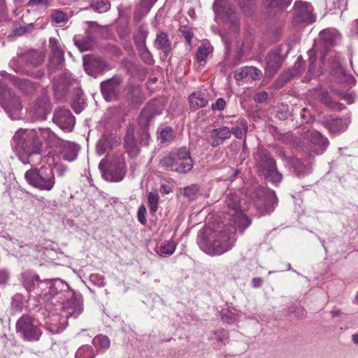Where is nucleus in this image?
Listing matches in <instances>:
<instances>
[{"label":"nucleus","instance_id":"nucleus-16","mask_svg":"<svg viewBox=\"0 0 358 358\" xmlns=\"http://www.w3.org/2000/svg\"><path fill=\"white\" fill-rule=\"evenodd\" d=\"M52 120L64 131H71L74 127L75 117L71 111L66 108L56 109Z\"/></svg>","mask_w":358,"mask_h":358},{"label":"nucleus","instance_id":"nucleus-55","mask_svg":"<svg viewBox=\"0 0 358 358\" xmlns=\"http://www.w3.org/2000/svg\"><path fill=\"white\" fill-rule=\"evenodd\" d=\"M291 115V113L287 105L282 104L278 107L276 117L280 120H287Z\"/></svg>","mask_w":358,"mask_h":358},{"label":"nucleus","instance_id":"nucleus-50","mask_svg":"<svg viewBox=\"0 0 358 358\" xmlns=\"http://www.w3.org/2000/svg\"><path fill=\"white\" fill-rule=\"evenodd\" d=\"M322 101L327 107L331 109L341 110L344 108L343 103L334 101L332 98L327 94L323 96Z\"/></svg>","mask_w":358,"mask_h":358},{"label":"nucleus","instance_id":"nucleus-33","mask_svg":"<svg viewBox=\"0 0 358 358\" xmlns=\"http://www.w3.org/2000/svg\"><path fill=\"white\" fill-rule=\"evenodd\" d=\"M39 276L35 273L25 272L22 275V285L29 293L36 294Z\"/></svg>","mask_w":358,"mask_h":358},{"label":"nucleus","instance_id":"nucleus-19","mask_svg":"<svg viewBox=\"0 0 358 358\" xmlns=\"http://www.w3.org/2000/svg\"><path fill=\"white\" fill-rule=\"evenodd\" d=\"M56 148L64 160L71 162L77 158L80 147L73 142L62 139Z\"/></svg>","mask_w":358,"mask_h":358},{"label":"nucleus","instance_id":"nucleus-27","mask_svg":"<svg viewBox=\"0 0 358 358\" xmlns=\"http://www.w3.org/2000/svg\"><path fill=\"white\" fill-rule=\"evenodd\" d=\"M124 146L128 154L132 157H136L140 152V146L135 139L134 129L131 127L127 131L124 137Z\"/></svg>","mask_w":358,"mask_h":358},{"label":"nucleus","instance_id":"nucleus-6","mask_svg":"<svg viewBox=\"0 0 358 358\" xmlns=\"http://www.w3.org/2000/svg\"><path fill=\"white\" fill-rule=\"evenodd\" d=\"M24 178L28 184L42 191L52 190L56 183L53 170L46 166L32 168L27 171Z\"/></svg>","mask_w":358,"mask_h":358},{"label":"nucleus","instance_id":"nucleus-51","mask_svg":"<svg viewBox=\"0 0 358 358\" xmlns=\"http://www.w3.org/2000/svg\"><path fill=\"white\" fill-rule=\"evenodd\" d=\"M94 345H99L102 348L108 349L110 345V341L106 336L99 335L95 336L92 340Z\"/></svg>","mask_w":358,"mask_h":358},{"label":"nucleus","instance_id":"nucleus-37","mask_svg":"<svg viewBox=\"0 0 358 358\" xmlns=\"http://www.w3.org/2000/svg\"><path fill=\"white\" fill-rule=\"evenodd\" d=\"M309 56V67L308 73L305 77L306 81H310L312 78L317 77L320 75V73L315 72V61H316V52L314 49L310 50L308 52Z\"/></svg>","mask_w":358,"mask_h":358},{"label":"nucleus","instance_id":"nucleus-49","mask_svg":"<svg viewBox=\"0 0 358 358\" xmlns=\"http://www.w3.org/2000/svg\"><path fill=\"white\" fill-rule=\"evenodd\" d=\"M110 141L108 138L103 136L97 143L96 152L99 155H101L110 148Z\"/></svg>","mask_w":358,"mask_h":358},{"label":"nucleus","instance_id":"nucleus-41","mask_svg":"<svg viewBox=\"0 0 358 358\" xmlns=\"http://www.w3.org/2000/svg\"><path fill=\"white\" fill-rule=\"evenodd\" d=\"M68 291H71L69 287L68 289H65L64 290H62L61 289H52L51 290L47 289V300H52V303H54L53 300H55L57 302H60L62 300L64 299L65 295H66V292Z\"/></svg>","mask_w":358,"mask_h":358},{"label":"nucleus","instance_id":"nucleus-15","mask_svg":"<svg viewBox=\"0 0 358 358\" xmlns=\"http://www.w3.org/2000/svg\"><path fill=\"white\" fill-rule=\"evenodd\" d=\"M157 114L156 109L152 105H148L142 110L138 117V124L142 127L141 133V143L145 145L148 144L150 134L146 129L152 118Z\"/></svg>","mask_w":358,"mask_h":358},{"label":"nucleus","instance_id":"nucleus-35","mask_svg":"<svg viewBox=\"0 0 358 358\" xmlns=\"http://www.w3.org/2000/svg\"><path fill=\"white\" fill-rule=\"evenodd\" d=\"M75 45L78 47L80 52L91 50L95 46V41L92 36L87 35L83 38H74Z\"/></svg>","mask_w":358,"mask_h":358},{"label":"nucleus","instance_id":"nucleus-14","mask_svg":"<svg viewBox=\"0 0 358 358\" xmlns=\"http://www.w3.org/2000/svg\"><path fill=\"white\" fill-rule=\"evenodd\" d=\"M294 22L296 24H310L315 21V16L313 14V8L310 3L297 1L294 5Z\"/></svg>","mask_w":358,"mask_h":358},{"label":"nucleus","instance_id":"nucleus-11","mask_svg":"<svg viewBox=\"0 0 358 358\" xmlns=\"http://www.w3.org/2000/svg\"><path fill=\"white\" fill-rule=\"evenodd\" d=\"M83 66L85 72L94 78L114 68V66L105 58L94 55L83 57Z\"/></svg>","mask_w":358,"mask_h":358},{"label":"nucleus","instance_id":"nucleus-30","mask_svg":"<svg viewBox=\"0 0 358 358\" xmlns=\"http://www.w3.org/2000/svg\"><path fill=\"white\" fill-rule=\"evenodd\" d=\"M350 120L348 118L331 119L325 122V127L331 133H338L346 129Z\"/></svg>","mask_w":358,"mask_h":358},{"label":"nucleus","instance_id":"nucleus-44","mask_svg":"<svg viewBox=\"0 0 358 358\" xmlns=\"http://www.w3.org/2000/svg\"><path fill=\"white\" fill-rule=\"evenodd\" d=\"M22 62H23L22 57H19L18 55H17L16 57H13L10 61L9 66L16 73L27 75V74H29V71L22 66V64H21Z\"/></svg>","mask_w":358,"mask_h":358},{"label":"nucleus","instance_id":"nucleus-36","mask_svg":"<svg viewBox=\"0 0 358 358\" xmlns=\"http://www.w3.org/2000/svg\"><path fill=\"white\" fill-rule=\"evenodd\" d=\"M176 243L171 240L163 241L156 249L160 256H170L175 252Z\"/></svg>","mask_w":358,"mask_h":358},{"label":"nucleus","instance_id":"nucleus-64","mask_svg":"<svg viewBox=\"0 0 358 358\" xmlns=\"http://www.w3.org/2000/svg\"><path fill=\"white\" fill-rule=\"evenodd\" d=\"M215 339L219 343H223L227 338V332L224 329H220L213 333Z\"/></svg>","mask_w":358,"mask_h":358},{"label":"nucleus","instance_id":"nucleus-29","mask_svg":"<svg viewBox=\"0 0 358 358\" xmlns=\"http://www.w3.org/2000/svg\"><path fill=\"white\" fill-rule=\"evenodd\" d=\"M34 129L37 132L38 138L39 139L42 138L46 143L51 147L56 148L62 141V139L58 138L49 128H38Z\"/></svg>","mask_w":358,"mask_h":358},{"label":"nucleus","instance_id":"nucleus-5","mask_svg":"<svg viewBox=\"0 0 358 358\" xmlns=\"http://www.w3.org/2000/svg\"><path fill=\"white\" fill-rule=\"evenodd\" d=\"M240 203V198L236 194L231 192L227 193L223 210L229 217L230 224L237 226L243 233L251 224L252 220L244 214Z\"/></svg>","mask_w":358,"mask_h":358},{"label":"nucleus","instance_id":"nucleus-48","mask_svg":"<svg viewBox=\"0 0 358 358\" xmlns=\"http://www.w3.org/2000/svg\"><path fill=\"white\" fill-rule=\"evenodd\" d=\"M212 48L209 45L203 44L200 46L196 53V58L199 62H202L206 59L208 55L211 52Z\"/></svg>","mask_w":358,"mask_h":358},{"label":"nucleus","instance_id":"nucleus-23","mask_svg":"<svg viewBox=\"0 0 358 358\" xmlns=\"http://www.w3.org/2000/svg\"><path fill=\"white\" fill-rule=\"evenodd\" d=\"M19 57H22V60L28 66L34 67L41 65L45 59V55L36 50H21L17 52Z\"/></svg>","mask_w":358,"mask_h":358},{"label":"nucleus","instance_id":"nucleus-38","mask_svg":"<svg viewBox=\"0 0 358 358\" xmlns=\"http://www.w3.org/2000/svg\"><path fill=\"white\" fill-rule=\"evenodd\" d=\"M320 41L326 49L331 48L336 43V36L333 31L323 30L320 34Z\"/></svg>","mask_w":358,"mask_h":358},{"label":"nucleus","instance_id":"nucleus-31","mask_svg":"<svg viewBox=\"0 0 358 358\" xmlns=\"http://www.w3.org/2000/svg\"><path fill=\"white\" fill-rule=\"evenodd\" d=\"M189 103L192 110L206 106L208 103V95L201 92H195L190 94Z\"/></svg>","mask_w":358,"mask_h":358},{"label":"nucleus","instance_id":"nucleus-39","mask_svg":"<svg viewBox=\"0 0 358 358\" xmlns=\"http://www.w3.org/2000/svg\"><path fill=\"white\" fill-rule=\"evenodd\" d=\"M294 172L298 176H302L310 171V164L307 161H302L299 159H294L292 162Z\"/></svg>","mask_w":358,"mask_h":358},{"label":"nucleus","instance_id":"nucleus-46","mask_svg":"<svg viewBox=\"0 0 358 358\" xmlns=\"http://www.w3.org/2000/svg\"><path fill=\"white\" fill-rule=\"evenodd\" d=\"M160 164L163 167L174 170L176 166L178 164V162H176L174 153L171 152L169 155L163 157L160 159Z\"/></svg>","mask_w":358,"mask_h":358},{"label":"nucleus","instance_id":"nucleus-25","mask_svg":"<svg viewBox=\"0 0 358 358\" xmlns=\"http://www.w3.org/2000/svg\"><path fill=\"white\" fill-rule=\"evenodd\" d=\"M231 136L230 129L227 127H222L209 131L207 140L213 147L221 145L225 140Z\"/></svg>","mask_w":358,"mask_h":358},{"label":"nucleus","instance_id":"nucleus-57","mask_svg":"<svg viewBox=\"0 0 358 358\" xmlns=\"http://www.w3.org/2000/svg\"><path fill=\"white\" fill-rule=\"evenodd\" d=\"M241 9L245 13H250L255 4V0H236Z\"/></svg>","mask_w":358,"mask_h":358},{"label":"nucleus","instance_id":"nucleus-42","mask_svg":"<svg viewBox=\"0 0 358 358\" xmlns=\"http://www.w3.org/2000/svg\"><path fill=\"white\" fill-rule=\"evenodd\" d=\"M248 131V124L247 122L241 119L238 122V125L234 127H232L231 131V134H234L238 138H242L245 136Z\"/></svg>","mask_w":358,"mask_h":358},{"label":"nucleus","instance_id":"nucleus-7","mask_svg":"<svg viewBox=\"0 0 358 358\" xmlns=\"http://www.w3.org/2000/svg\"><path fill=\"white\" fill-rule=\"evenodd\" d=\"M0 105L11 120H19L22 117V101L19 96L9 89L0 78Z\"/></svg>","mask_w":358,"mask_h":358},{"label":"nucleus","instance_id":"nucleus-47","mask_svg":"<svg viewBox=\"0 0 358 358\" xmlns=\"http://www.w3.org/2000/svg\"><path fill=\"white\" fill-rule=\"evenodd\" d=\"M137 50L142 60L147 64L152 65L154 63V59L151 52L148 49L147 46L138 48Z\"/></svg>","mask_w":358,"mask_h":358},{"label":"nucleus","instance_id":"nucleus-59","mask_svg":"<svg viewBox=\"0 0 358 358\" xmlns=\"http://www.w3.org/2000/svg\"><path fill=\"white\" fill-rule=\"evenodd\" d=\"M176 157V162L179 160H186L187 158H191L190 153L186 148H181L176 152H173Z\"/></svg>","mask_w":358,"mask_h":358},{"label":"nucleus","instance_id":"nucleus-4","mask_svg":"<svg viewBox=\"0 0 358 358\" xmlns=\"http://www.w3.org/2000/svg\"><path fill=\"white\" fill-rule=\"evenodd\" d=\"M257 173L275 185L282 180V175L277 169L276 162L271 155L264 149H259L254 155Z\"/></svg>","mask_w":358,"mask_h":358},{"label":"nucleus","instance_id":"nucleus-17","mask_svg":"<svg viewBox=\"0 0 358 358\" xmlns=\"http://www.w3.org/2000/svg\"><path fill=\"white\" fill-rule=\"evenodd\" d=\"M0 77H1L2 79L10 82L24 94H32L36 88V83L31 80L12 76L4 71L0 72Z\"/></svg>","mask_w":358,"mask_h":358},{"label":"nucleus","instance_id":"nucleus-52","mask_svg":"<svg viewBox=\"0 0 358 358\" xmlns=\"http://www.w3.org/2000/svg\"><path fill=\"white\" fill-rule=\"evenodd\" d=\"M150 211L155 213L158 209L159 195L156 192H150L148 196Z\"/></svg>","mask_w":358,"mask_h":358},{"label":"nucleus","instance_id":"nucleus-26","mask_svg":"<svg viewBox=\"0 0 358 358\" xmlns=\"http://www.w3.org/2000/svg\"><path fill=\"white\" fill-rule=\"evenodd\" d=\"M51 45V55L50 57V68L52 69H60L64 63V52L60 49L56 41H50Z\"/></svg>","mask_w":358,"mask_h":358},{"label":"nucleus","instance_id":"nucleus-40","mask_svg":"<svg viewBox=\"0 0 358 358\" xmlns=\"http://www.w3.org/2000/svg\"><path fill=\"white\" fill-rule=\"evenodd\" d=\"M96 356L94 348L89 345L80 347L75 355V358H94Z\"/></svg>","mask_w":358,"mask_h":358},{"label":"nucleus","instance_id":"nucleus-43","mask_svg":"<svg viewBox=\"0 0 358 358\" xmlns=\"http://www.w3.org/2000/svg\"><path fill=\"white\" fill-rule=\"evenodd\" d=\"M193 167V162L192 158H187L186 160L178 161V164L176 166L174 171L180 173H186L192 170Z\"/></svg>","mask_w":358,"mask_h":358},{"label":"nucleus","instance_id":"nucleus-10","mask_svg":"<svg viewBox=\"0 0 358 358\" xmlns=\"http://www.w3.org/2000/svg\"><path fill=\"white\" fill-rule=\"evenodd\" d=\"M99 169L105 180L110 182H118L123 179L125 175V165L121 155L114 157L110 162L108 167L103 161L99 163Z\"/></svg>","mask_w":358,"mask_h":358},{"label":"nucleus","instance_id":"nucleus-62","mask_svg":"<svg viewBox=\"0 0 358 358\" xmlns=\"http://www.w3.org/2000/svg\"><path fill=\"white\" fill-rule=\"evenodd\" d=\"M11 306L15 310H21L23 306L22 296L20 294H16L13 297Z\"/></svg>","mask_w":358,"mask_h":358},{"label":"nucleus","instance_id":"nucleus-12","mask_svg":"<svg viewBox=\"0 0 358 358\" xmlns=\"http://www.w3.org/2000/svg\"><path fill=\"white\" fill-rule=\"evenodd\" d=\"M123 78L120 75H115L100 84V90L104 99L107 101L115 100L122 91Z\"/></svg>","mask_w":358,"mask_h":358},{"label":"nucleus","instance_id":"nucleus-53","mask_svg":"<svg viewBox=\"0 0 358 358\" xmlns=\"http://www.w3.org/2000/svg\"><path fill=\"white\" fill-rule=\"evenodd\" d=\"M92 8L96 12L104 13L110 8V3L107 1L100 0L96 1L93 4Z\"/></svg>","mask_w":358,"mask_h":358},{"label":"nucleus","instance_id":"nucleus-54","mask_svg":"<svg viewBox=\"0 0 358 358\" xmlns=\"http://www.w3.org/2000/svg\"><path fill=\"white\" fill-rule=\"evenodd\" d=\"M161 143H166L171 141L173 138V130L171 127H166L163 129L158 136Z\"/></svg>","mask_w":358,"mask_h":358},{"label":"nucleus","instance_id":"nucleus-20","mask_svg":"<svg viewBox=\"0 0 358 358\" xmlns=\"http://www.w3.org/2000/svg\"><path fill=\"white\" fill-rule=\"evenodd\" d=\"M29 111L36 119L45 120L50 112L49 99L45 96L37 99L30 106Z\"/></svg>","mask_w":358,"mask_h":358},{"label":"nucleus","instance_id":"nucleus-63","mask_svg":"<svg viewBox=\"0 0 358 358\" xmlns=\"http://www.w3.org/2000/svg\"><path fill=\"white\" fill-rule=\"evenodd\" d=\"M71 107L76 113H80L84 108V101L81 97H78L77 101L71 103Z\"/></svg>","mask_w":358,"mask_h":358},{"label":"nucleus","instance_id":"nucleus-45","mask_svg":"<svg viewBox=\"0 0 358 358\" xmlns=\"http://www.w3.org/2000/svg\"><path fill=\"white\" fill-rule=\"evenodd\" d=\"M262 76V71L257 67L246 66V80L253 81L260 80Z\"/></svg>","mask_w":358,"mask_h":358},{"label":"nucleus","instance_id":"nucleus-58","mask_svg":"<svg viewBox=\"0 0 358 358\" xmlns=\"http://www.w3.org/2000/svg\"><path fill=\"white\" fill-rule=\"evenodd\" d=\"M221 317L223 321L227 323H233L236 320L235 313L229 309H223L221 311Z\"/></svg>","mask_w":358,"mask_h":358},{"label":"nucleus","instance_id":"nucleus-18","mask_svg":"<svg viewBox=\"0 0 358 358\" xmlns=\"http://www.w3.org/2000/svg\"><path fill=\"white\" fill-rule=\"evenodd\" d=\"M303 139L311 143L315 147V151L317 154L326 150L329 144L327 138L313 129L305 131L303 134Z\"/></svg>","mask_w":358,"mask_h":358},{"label":"nucleus","instance_id":"nucleus-2","mask_svg":"<svg viewBox=\"0 0 358 358\" xmlns=\"http://www.w3.org/2000/svg\"><path fill=\"white\" fill-rule=\"evenodd\" d=\"M42 146L35 129H19L11 140L13 151L24 164H31V156L40 155Z\"/></svg>","mask_w":358,"mask_h":358},{"label":"nucleus","instance_id":"nucleus-32","mask_svg":"<svg viewBox=\"0 0 358 358\" xmlns=\"http://www.w3.org/2000/svg\"><path fill=\"white\" fill-rule=\"evenodd\" d=\"M292 0H265V5L270 14L275 15L287 8Z\"/></svg>","mask_w":358,"mask_h":358},{"label":"nucleus","instance_id":"nucleus-56","mask_svg":"<svg viewBox=\"0 0 358 358\" xmlns=\"http://www.w3.org/2000/svg\"><path fill=\"white\" fill-rule=\"evenodd\" d=\"M51 17L52 20L56 23L65 22L68 20L67 15L64 12L59 10H53Z\"/></svg>","mask_w":358,"mask_h":358},{"label":"nucleus","instance_id":"nucleus-1","mask_svg":"<svg viewBox=\"0 0 358 358\" xmlns=\"http://www.w3.org/2000/svg\"><path fill=\"white\" fill-rule=\"evenodd\" d=\"M237 226L219 224L212 230L206 228L198 238L199 248L210 255H220L231 250L235 244Z\"/></svg>","mask_w":358,"mask_h":358},{"label":"nucleus","instance_id":"nucleus-13","mask_svg":"<svg viewBox=\"0 0 358 358\" xmlns=\"http://www.w3.org/2000/svg\"><path fill=\"white\" fill-rule=\"evenodd\" d=\"M62 306V315L66 319L76 318L83 312V303L75 296L73 291H68L64 299L60 301Z\"/></svg>","mask_w":358,"mask_h":358},{"label":"nucleus","instance_id":"nucleus-60","mask_svg":"<svg viewBox=\"0 0 358 358\" xmlns=\"http://www.w3.org/2000/svg\"><path fill=\"white\" fill-rule=\"evenodd\" d=\"M199 191V187L196 185L187 187L184 189V195L190 199H194Z\"/></svg>","mask_w":358,"mask_h":358},{"label":"nucleus","instance_id":"nucleus-28","mask_svg":"<svg viewBox=\"0 0 358 358\" xmlns=\"http://www.w3.org/2000/svg\"><path fill=\"white\" fill-rule=\"evenodd\" d=\"M155 47L161 50L165 56H167L172 50L171 42L169 40L168 34L164 31H160L157 34L154 41Z\"/></svg>","mask_w":358,"mask_h":358},{"label":"nucleus","instance_id":"nucleus-22","mask_svg":"<svg viewBox=\"0 0 358 358\" xmlns=\"http://www.w3.org/2000/svg\"><path fill=\"white\" fill-rule=\"evenodd\" d=\"M265 72L269 76L273 77L282 65L283 57L280 55V50L275 49L269 52L266 57Z\"/></svg>","mask_w":358,"mask_h":358},{"label":"nucleus","instance_id":"nucleus-24","mask_svg":"<svg viewBox=\"0 0 358 358\" xmlns=\"http://www.w3.org/2000/svg\"><path fill=\"white\" fill-rule=\"evenodd\" d=\"M73 84L77 85L76 80L71 79L70 76L67 75L60 76L53 85L55 94L57 98L62 99L66 96Z\"/></svg>","mask_w":358,"mask_h":358},{"label":"nucleus","instance_id":"nucleus-61","mask_svg":"<svg viewBox=\"0 0 358 358\" xmlns=\"http://www.w3.org/2000/svg\"><path fill=\"white\" fill-rule=\"evenodd\" d=\"M150 10H147L145 7H143L140 3L139 8L136 9L134 13V19L136 22H140L144 16H145Z\"/></svg>","mask_w":358,"mask_h":358},{"label":"nucleus","instance_id":"nucleus-21","mask_svg":"<svg viewBox=\"0 0 358 358\" xmlns=\"http://www.w3.org/2000/svg\"><path fill=\"white\" fill-rule=\"evenodd\" d=\"M52 289H61L62 290H64L65 289H68V284L60 279L44 280L38 279L36 295L47 297V289L51 290Z\"/></svg>","mask_w":358,"mask_h":358},{"label":"nucleus","instance_id":"nucleus-8","mask_svg":"<svg viewBox=\"0 0 358 358\" xmlns=\"http://www.w3.org/2000/svg\"><path fill=\"white\" fill-rule=\"evenodd\" d=\"M16 331L27 341H38L42 331L38 322L29 315H24L16 322Z\"/></svg>","mask_w":358,"mask_h":358},{"label":"nucleus","instance_id":"nucleus-34","mask_svg":"<svg viewBox=\"0 0 358 358\" xmlns=\"http://www.w3.org/2000/svg\"><path fill=\"white\" fill-rule=\"evenodd\" d=\"M148 35V31L144 24H141L134 33L133 39L136 47L141 48L146 45V38Z\"/></svg>","mask_w":358,"mask_h":358},{"label":"nucleus","instance_id":"nucleus-3","mask_svg":"<svg viewBox=\"0 0 358 358\" xmlns=\"http://www.w3.org/2000/svg\"><path fill=\"white\" fill-rule=\"evenodd\" d=\"M213 9L217 17L221 18L226 23H227L233 32V35L229 36L228 34L220 33V36L225 45L226 53H228L231 50V43L234 39L236 40V59L239 61L243 57L242 47L243 43L241 40H237L236 34L239 30L238 19L235 13L234 8L226 1H220L216 0Z\"/></svg>","mask_w":358,"mask_h":358},{"label":"nucleus","instance_id":"nucleus-9","mask_svg":"<svg viewBox=\"0 0 358 358\" xmlns=\"http://www.w3.org/2000/svg\"><path fill=\"white\" fill-rule=\"evenodd\" d=\"M277 201L278 198L273 190L259 187L255 192L254 203L260 215L271 213Z\"/></svg>","mask_w":358,"mask_h":358}]
</instances>
